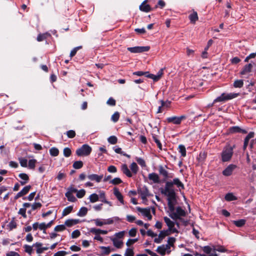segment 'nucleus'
Returning a JSON list of instances; mask_svg holds the SVG:
<instances>
[{
  "label": "nucleus",
  "instance_id": "1",
  "mask_svg": "<svg viewBox=\"0 0 256 256\" xmlns=\"http://www.w3.org/2000/svg\"><path fill=\"white\" fill-rule=\"evenodd\" d=\"M164 220L168 226V229L161 230L158 235L157 234L156 237L154 240L156 244H160L166 236L171 234L178 233V228L180 227L179 223L171 220L170 218L166 216L164 218Z\"/></svg>",
  "mask_w": 256,
  "mask_h": 256
},
{
  "label": "nucleus",
  "instance_id": "2",
  "mask_svg": "<svg viewBox=\"0 0 256 256\" xmlns=\"http://www.w3.org/2000/svg\"><path fill=\"white\" fill-rule=\"evenodd\" d=\"M160 192L167 197L168 208L173 209V204L176 203V195L170 183H166L165 186L162 188Z\"/></svg>",
  "mask_w": 256,
  "mask_h": 256
},
{
  "label": "nucleus",
  "instance_id": "3",
  "mask_svg": "<svg viewBox=\"0 0 256 256\" xmlns=\"http://www.w3.org/2000/svg\"><path fill=\"white\" fill-rule=\"evenodd\" d=\"M235 145L230 146L227 144L225 146L221 153L222 160L223 162H227L230 161L234 154V148Z\"/></svg>",
  "mask_w": 256,
  "mask_h": 256
},
{
  "label": "nucleus",
  "instance_id": "4",
  "mask_svg": "<svg viewBox=\"0 0 256 256\" xmlns=\"http://www.w3.org/2000/svg\"><path fill=\"white\" fill-rule=\"evenodd\" d=\"M175 204H173V209L168 208L170 212V216L174 220L180 219V217L186 216V212L181 207L178 206L176 208L174 207Z\"/></svg>",
  "mask_w": 256,
  "mask_h": 256
},
{
  "label": "nucleus",
  "instance_id": "5",
  "mask_svg": "<svg viewBox=\"0 0 256 256\" xmlns=\"http://www.w3.org/2000/svg\"><path fill=\"white\" fill-rule=\"evenodd\" d=\"M238 95V94L236 93H222L220 96H218V98L214 100L213 103L212 104H209L208 106H211L213 105L214 104L216 103L217 102H224L228 100L232 99L234 98L237 97Z\"/></svg>",
  "mask_w": 256,
  "mask_h": 256
},
{
  "label": "nucleus",
  "instance_id": "6",
  "mask_svg": "<svg viewBox=\"0 0 256 256\" xmlns=\"http://www.w3.org/2000/svg\"><path fill=\"white\" fill-rule=\"evenodd\" d=\"M92 151V148L87 144H83L76 150V154L79 156H88Z\"/></svg>",
  "mask_w": 256,
  "mask_h": 256
},
{
  "label": "nucleus",
  "instance_id": "7",
  "mask_svg": "<svg viewBox=\"0 0 256 256\" xmlns=\"http://www.w3.org/2000/svg\"><path fill=\"white\" fill-rule=\"evenodd\" d=\"M128 50L132 53H140L148 52L150 49L148 46H134L128 48Z\"/></svg>",
  "mask_w": 256,
  "mask_h": 256
},
{
  "label": "nucleus",
  "instance_id": "8",
  "mask_svg": "<svg viewBox=\"0 0 256 256\" xmlns=\"http://www.w3.org/2000/svg\"><path fill=\"white\" fill-rule=\"evenodd\" d=\"M168 167L166 166H163L160 165L158 166V172L160 175L162 176L164 179H167L168 178H172L173 177V174H169L168 172L166 170V168Z\"/></svg>",
  "mask_w": 256,
  "mask_h": 256
},
{
  "label": "nucleus",
  "instance_id": "9",
  "mask_svg": "<svg viewBox=\"0 0 256 256\" xmlns=\"http://www.w3.org/2000/svg\"><path fill=\"white\" fill-rule=\"evenodd\" d=\"M156 252L162 255H164L166 254H170L171 250L170 248L166 244L158 246L156 249Z\"/></svg>",
  "mask_w": 256,
  "mask_h": 256
},
{
  "label": "nucleus",
  "instance_id": "10",
  "mask_svg": "<svg viewBox=\"0 0 256 256\" xmlns=\"http://www.w3.org/2000/svg\"><path fill=\"white\" fill-rule=\"evenodd\" d=\"M185 116H172L167 118L166 120L168 122H172L175 124H179L181 123L182 120L185 119Z\"/></svg>",
  "mask_w": 256,
  "mask_h": 256
},
{
  "label": "nucleus",
  "instance_id": "11",
  "mask_svg": "<svg viewBox=\"0 0 256 256\" xmlns=\"http://www.w3.org/2000/svg\"><path fill=\"white\" fill-rule=\"evenodd\" d=\"M248 64H246L242 70L240 72V74L244 75L246 74L252 72V68L255 67L252 64L250 63V62H247Z\"/></svg>",
  "mask_w": 256,
  "mask_h": 256
},
{
  "label": "nucleus",
  "instance_id": "12",
  "mask_svg": "<svg viewBox=\"0 0 256 256\" xmlns=\"http://www.w3.org/2000/svg\"><path fill=\"white\" fill-rule=\"evenodd\" d=\"M137 210L138 212L142 213V214L146 217L148 220H150L152 218V216L150 214V208H137Z\"/></svg>",
  "mask_w": 256,
  "mask_h": 256
},
{
  "label": "nucleus",
  "instance_id": "13",
  "mask_svg": "<svg viewBox=\"0 0 256 256\" xmlns=\"http://www.w3.org/2000/svg\"><path fill=\"white\" fill-rule=\"evenodd\" d=\"M32 246L36 248V252L38 254H42L44 252V250H46L48 249V248L47 246H42V244L40 242H36L32 244Z\"/></svg>",
  "mask_w": 256,
  "mask_h": 256
},
{
  "label": "nucleus",
  "instance_id": "14",
  "mask_svg": "<svg viewBox=\"0 0 256 256\" xmlns=\"http://www.w3.org/2000/svg\"><path fill=\"white\" fill-rule=\"evenodd\" d=\"M236 168V165L230 164L228 165L222 172V174L224 176H230L234 170Z\"/></svg>",
  "mask_w": 256,
  "mask_h": 256
},
{
  "label": "nucleus",
  "instance_id": "15",
  "mask_svg": "<svg viewBox=\"0 0 256 256\" xmlns=\"http://www.w3.org/2000/svg\"><path fill=\"white\" fill-rule=\"evenodd\" d=\"M244 62H250L254 66H256V52L251 53L247 56L244 60Z\"/></svg>",
  "mask_w": 256,
  "mask_h": 256
},
{
  "label": "nucleus",
  "instance_id": "16",
  "mask_svg": "<svg viewBox=\"0 0 256 256\" xmlns=\"http://www.w3.org/2000/svg\"><path fill=\"white\" fill-rule=\"evenodd\" d=\"M166 183H170L172 184V188L174 185H176L180 189L184 188V184L180 182V180L178 178H174L173 179L172 181H168Z\"/></svg>",
  "mask_w": 256,
  "mask_h": 256
},
{
  "label": "nucleus",
  "instance_id": "17",
  "mask_svg": "<svg viewBox=\"0 0 256 256\" xmlns=\"http://www.w3.org/2000/svg\"><path fill=\"white\" fill-rule=\"evenodd\" d=\"M88 178L92 180L95 181L96 182H100L103 178V175H98L96 174H90L88 176Z\"/></svg>",
  "mask_w": 256,
  "mask_h": 256
},
{
  "label": "nucleus",
  "instance_id": "18",
  "mask_svg": "<svg viewBox=\"0 0 256 256\" xmlns=\"http://www.w3.org/2000/svg\"><path fill=\"white\" fill-rule=\"evenodd\" d=\"M148 178L150 180L152 181L154 183L158 184L160 183V178L158 175L154 172L149 174L148 175Z\"/></svg>",
  "mask_w": 256,
  "mask_h": 256
},
{
  "label": "nucleus",
  "instance_id": "19",
  "mask_svg": "<svg viewBox=\"0 0 256 256\" xmlns=\"http://www.w3.org/2000/svg\"><path fill=\"white\" fill-rule=\"evenodd\" d=\"M90 232L96 235H100V234H108V232L106 230H102L98 228H91L90 230Z\"/></svg>",
  "mask_w": 256,
  "mask_h": 256
},
{
  "label": "nucleus",
  "instance_id": "20",
  "mask_svg": "<svg viewBox=\"0 0 256 256\" xmlns=\"http://www.w3.org/2000/svg\"><path fill=\"white\" fill-rule=\"evenodd\" d=\"M114 194L116 196L117 199L120 201V202L124 204V200H123V196L121 194V193L120 192L118 189L116 188H114Z\"/></svg>",
  "mask_w": 256,
  "mask_h": 256
},
{
  "label": "nucleus",
  "instance_id": "21",
  "mask_svg": "<svg viewBox=\"0 0 256 256\" xmlns=\"http://www.w3.org/2000/svg\"><path fill=\"white\" fill-rule=\"evenodd\" d=\"M146 0H144L140 6V10L142 12H148L151 10V8L149 4H146Z\"/></svg>",
  "mask_w": 256,
  "mask_h": 256
},
{
  "label": "nucleus",
  "instance_id": "22",
  "mask_svg": "<svg viewBox=\"0 0 256 256\" xmlns=\"http://www.w3.org/2000/svg\"><path fill=\"white\" fill-rule=\"evenodd\" d=\"M121 170L122 172L124 174H125L129 178L132 176V174L126 164H122V165Z\"/></svg>",
  "mask_w": 256,
  "mask_h": 256
},
{
  "label": "nucleus",
  "instance_id": "23",
  "mask_svg": "<svg viewBox=\"0 0 256 256\" xmlns=\"http://www.w3.org/2000/svg\"><path fill=\"white\" fill-rule=\"evenodd\" d=\"M18 176L20 178H21L22 180L20 181V184L22 185H24L26 183L28 182L29 180L28 176L27 174L24 173H21L20 174L18 175Z\"/></svg>",
  "mask_w": 256,
  "mask_h": 256
},
{
  "label": "nucleus",
  "instance_id": "24",
  "mask_svg": "<svg viewBox=\"0 0 256 256\" xmlns=\"http://www.w3.org/2000/svg\"><path fill=\"white\" fill-rule=\"evenodd\" d=\"M189 19L190 21V22L195 24L196 21L198 20V16L197 12L195 11H194L189 16Z\"/></svg>",
  "mask_w": 256,
  "mask_h": 256
},
{
  "label": "nucleus",
  "instance_id": "25",
  "mask_svg": "<svg viewBox=\"0 0 256 256\" xmlns=\"http://www.w3.org/2000/svg\"><path fill=\"white\" fill-rule=\"evenodd\" d=\"M50 34L48 32H45L44 34H40L37 37V40L38 42H42L50 36Z\"/></svg>",
  "mask_w": 256,
  "mask_h": 256
},
{
  "label": "nucleus",
  "instance_id": "26",
  "mask_svg": "<svg viewBox=\"0 0 256 256\" xmlns=\"http://www.w3.org/2000/svg\"><path fill=\"white\" fill-rule=\"evenodd\" d=\"M17 224L15 220V218H12V220L8 223L7 225V227L10 230H12L13 229H14L16 228Z\"/></svg>",
  "mask_w": 256,
  "mask_h": 256
},
{
  "label": "nucleus",
  "instance_id": "27",
  "mask_svg": "<svg viewBox=\"0 0 256 256\" xmlns=\"http://www.w3.org/2000/svg\"><path fill=\"white\" fill-rule=\"evenodd\" d=\"M230 131L231 132H242L243 134H246L247 132L246 130H242L237 126L232 127L230 128Z\"/></svg>",
  "mask_w": 256,
  "mask_h": 256
},
{
  "label": "nucleus",
  "instance_id": "28",
  "mask_svg": "<svg viewBox=\"0 0 256 256\" xmlns=\"http://www.w3.org/2000/svg\"><path fill=\"white\" fill-rule=\"evenodd\" d=\"M88 212V209L86 207H82L78 212L77 215L78 216L82 217L85 216Z\"/></svg>",
  "mask_w": 256,
  "mask_h": 256
},
{
  "label": "nucleus",
  "instance_id": "29",
  "mask_svg": "<svg viewBox=\"0 0 256 256\" xmlns=\"http://www.w3.org/2000/svg\"><path fill=\"white\" fill-rule=\"evenodd\" d=\"M150 196L148 190L146 188H144L140 192V196L142 200H145Z\"/></svg>",
  "mask_w": 256,
  "mask_h": 256
},
{
  "label": "nucleus",
  "instance_id": "30",
  "mask_svg": "<svg viewBox=\"0 0 256 256\" xmlns=\"http://www.w3.org/2000/svg\"><path fill=\"white\" fill-rule=\"evenodd\" d=\"M93 221L94 222L96 226H102L104 225H105L104 219L96 218L93 220Z\"/></svg>",
  "mask_w": 256,
  "mask_h": 256
},
{
  "label": "nucleus",
  "instance_id": "31",
  "mask_svg": "<svg viewBox=\"0 0 256 256\" xmlns=\"http://www.w3.org/2000/svg\"><path fill=\"white\" fill-rule=\"evenodd\" d=\"M119 220L120 218L118 216H114L112 218L104 219L105 225L112 224L114 222V221H118Z\"/></svg>",
  "mask_w": 256,
  "mask_h": 256
},
{
  "label": "nucleus",
  "instance_id": "32",
  "mask_svg": "<svg viewBox=\"0 0 256 256\" xmlns=\"http://www.w3.org/2000/svg\"><path fill=\"white\" fill-rule=\"evenodd\" d=\"M89 199L91 202H96L98 200L99 194H97L95 193L92 194L90 196Z\"/></svg>",
  "mask_w": 256,
  "mask_h": 256
},
{
  "label": "nucleus",
  "instance_id": "33",
  "mask_svg": "<svg viewBox=\"0 0 256 256\" xmlns=\"http://www.w3.org/2000/svg\"><path fill=\"white\" fill-rule=\"evenodd\" d=\"M112 242L114 246L118 248H120L123 244L122 242L117 238H114L112 240Z\"/></svg>",
  "mask_w": 256,
  "mask_h": 256
},
{
  "label": "nucleus",
  "instance_id": "34",
  "mask_svg": "<svg viewBox=\"0 0 256 256\" xmlns=\"http://www.w3.org/2000/svg\"><path fill=\"white\" fill-rule=\"evenodd\" d=\"M246 220L244 219H240L238 220H234L233 224L238 227H242L246 224Z\"/></svg>",
  "mask_w": 256,
  "mask_h": 256
},
{
  "label": "nucleus",
  "instance_id": "35",
  "mask_svg": "<svg viewBox=\"0 0 256 256\" xmlns=\"http://www.w3.org/2000/svg\"><path fill=\"white\" fill-rule=\"evenodd\" d=\"M225 199L227 201H232L237 200L236 196H235L232 193H228L225 196Z\"/></svg>",
  "mask_w": 256,
  "mask_h": 256
},
{
  "label": "nucleus",
  "instance_id": "36",
  "mask_svg": "<svg viewBox=\"0 0 256 256\" xmlns=\"http://www.w3.org/2000/svg\"><path fill=\"white\" fill-rule=\"evenodd\" d=\"M65 196L67 198L68 200L70 202H74L76 200V198L72 194H70V192H66L65 194Z\"/></svg>",
  "mask_w": 256,
  "mask_h": 256
},
{
  "label": "nucleus",
  "instance_id": "37",
  "mask_svg": "<svg viewBox=\"0 0 256 256\" xmlns=\"http://www.w3.org/2000/svg\"><path fill=\"white\" fill-rule=\"evenodd\" d=\"M73 207L72 206H68L62 212V216H66L70 214L72 210Z\"/></svg>",
  "mask_w": 256,
  "mask_h": 256
},
{
  "label": "nucleus",
  "instance_id": "38",
  "mask_svg": "<svg viewBox=\"0 0 256 256\" xmlns=\"http://www.w3.org/2000/svg\"><path fill=\"white\" fill-rule=\"evenodd\" d=\"M100 248L102 250V254H104V255H108L111 252L110 248L109 246L106 247V246H102L100 247Z\"/></svg>",
  "mask_w": 256,
  "mask_h": 256
},
{
  "label": "nucleus",
  "instance_id": "39",
  "mask_svg": "<svg viewBox=\"0 0 256 256\" xmlns=\"http://www.w3.org/2000/svg\"><path fill=\"white\" fill-rule=\"evenodd\" d=\"M50 154L52 156H56L59 154V150L57 148L53 147L50 150Z\"/></svg>",
  "mask_w": 256,
  "mask_h": 256
},
{
  "label": "nucleus",
  "instance_id": "40",
  "mask_svg": "<svg viewBox=\"0 0 256 256\" xmlns=\"http://www.w3.org/2000/svg\"><path fill=\"white\" fill-rule=\"evenodd\" d=\"M130 168L131 170L132 171V172L134 174H136L138 170V166L137 164L134 162H133L130 164Z\"/></svg>",
  "mask_w": 256,
  "mask_h": 256
},
{
  "label": "nucleus",
  "instance_id": "41",
  "mask_svg": "<svg viewBox=\"0 0 256 256\" xmlns=\"http://www.w3.org/2000/svg\"><path fill=\"white\" fill-rule=\"evenodd\" d=\"M244 85L243 80H238L234 81V86L236 88H240Z\"/></svg>",
  "mask_w": 256,
  "mask_h": 256
},
{
  "label": "nucleus",
  "instance_id": "42",
  "mask_svg": "<svg viewBox=\"0 0 256 256\" xmlns=\"http://www.w3.org/2000/svg\"><path fill=\"white\" fill-rule=\"evenodd\" d=\"M176 241V238L174 237H170L168 238L167 240V244L170 247H173L174 246V244Z\"/></svg>",
  "mask_w": 256,
  "mask_h": 256
},
{
  "label": "nucleus",
  "instance_id": "43",
  "mask_svg": "<svg viewBox=\"0 0 256 256\" xmlns=\"http://www.w3.org/2000/svg\"><path fill=\"white\" fill-rule=\"evenodd\" d=\"M73 167L75 169H80L83 166V162L82 161L78 160L74 162L72 165Z\"/></svg>",
  "mask_w": 256,
  "mask_h": 256
},
{
  "label": "nucleus",
  "instance_id": "44",
  "mask_svg": "<svg viewBox=\"0 0 256 256\" xmlns=\"http://www.w3.org/2000/svg\"><path fill=\"white\" fill-rule=\"evenodd\" d=\"M34 246L25 244L24 246V251L28 253V254L31 255L32 252V248Z\"/></svg>",
  "mask_w": 256,
  "mask_h": 256
},
{
  "label": "nucleus",
  "instance_id": "45",
  "mask_svg": "<svg viewBox=\"0 0 256 256\" xmlns=\"http://www.w3.org/2000/svg\"><path fill=\"white\" fill-rule=\"evenodd\" d=\"M178 151L182 156L184 157L186 156V149L184 146L180 145L178 146Z\"/></svg>",
  "mask_w": 256,
  "mask_h": 256
},
{
  "label": "nucleus",
  "instance_id": "46",
  "mask_svg": "<svg viewBox=\"0 0 256 256\" xmlns=\"http://www.w3.org/2000/svg\"><path fill=\"white\" fill-rule=\"evenodd\" d=\"M120 118V113L118 112H115L111 117V120L114 122H117Z\"/></svg>",
  "mask_w": 256,
  "mask_h": 256
},
{
  "label": "nucleus",
  "instance_id": "47",
  "mask_svg": "<svg viewBox=\"0 0 256 256\" xmlns=\"http://www.w3.org/2000/svg\"><path fill=\"white\" fill-rule=\"evenodd\" d=\"M108 142L112 144H114L117 142L118 138L116 136H110L108 139Z\"/></svg>",
  "mask_w": 256,
  "mask_h": 256
},
{
  "label": "nucleus",
  "instance_id": "48",
  "mask_svg": "<svg viewBox=\"0 0 256 256\" xmlns=\"http://www.w3.org/2000/svg\"><path fill=\"white\" fill-rule=\"evenodd\" d=\"M206 157V154L205 152H202L200 153L198 160L200 162H203Z\"/></svg>",
  "mask_w": 256,
  "mask_h": 256
},
{
  "label": "nucleus",
  "instance_id": "49",
  "mask_svg": "<svg viewBox=\"0 0 256 256\" xmlns=\"http://www.w3.org/2000/svg\"><path fill=\"white\" fill-rule=\"evenodd\" d=\"M66 228L65 225H64V224H60V225L56 226L54 228V230L55 232H62V231H64V230H66Z\"/></svg>",
  "mask_w": 256,
  "mask_h": 256
},
{
  "label": "nucleus",
  "instance_id": "50",
  "mask_svg": "<svg viewBox=\"0 0 256 256\" xmlns=\"http://www.w3.org/2000/svg\"><path fill=\"white\" fill-rule=\"evenodd\" d=\"M36 162V160L35 159L30 160L28 164L29 168L34 170L35 168Z\"/></svg>",
  "mask_w": 256,
  "mask_h": 256
},
{
  "label": "nucleus",
  "instance_id": "51",
  "mask_svg": "<svg viewBox=\"0 0 256 256\" xmlns=\"http://www.w3.org/2000/svg\"><path fill=\"white\" fill-rule=\"evenodd\" d=\"M31 188V186L28 185L24 186L22 190L20 191V192L22 194V196L26 194L30 190Z\"/></svg>",
  "mask_w": 256,
  "mask_h": 256
},
{
  "label": "nucleus",
  "instance_id": "52",
  "mask_svg": "<svg viewBox=\"0 0 256 256\" xmlns=\"http://www.w3.org/2000/svg\"><path fill=\"white\" fill-rule=\"evenodd\" d=\"M86 194V191L84 189L80 190H77L76 192V196L78 198H82Z\"/></svg>",
  "mask_w": 256,
  "mask_h": 256
},
{
  "label": "nucleus",
  "instance_id": "53",
  "mask_svg": "<svg viewBox=\"0 0 256 256\" xmlns=\"http://www.w3.org/2000/svg\"><path fill=\"white\" fill-rule=\"evenodd\" d=\"M82 48V46H78L74 48L70 52V58L73 57L76 54V52L78 50L81 49Z\"/></svg>",
  "mask_w": 256,
  "mask_h": 256
},
{
  "label": "nucleus",
  "instance_id": "54",
  "mask_svg": "<svg viewBox=\"0 0 256 256\" xmlns=\"http://www.w3.org/2000/svg\"><path fill=\"white\" fill-rule=\"evenodd\" d=\"M214 252H215L216 251L224 252H226V249L222 246H218L217 247H214L213 248Z\"/></svg>",
  "mask_w": 256,
  "mask_h": 256
},
{
  "label": "nucleus",
  "instance_id": "55",
  "mask_svg": "<svg viewBox=\"0 0 256 256\" xmlns=\"http://www.w3.org/2000/svg\"><path fill=\"white\" fill-rule=\"evenodd\" d=\"M72 154V151L68 148H65L64 149V155L66 157H69Z\"/></svg>",
  "mask_w": 256,
  "mask_h": 256
},
{
  "label": "nucleus",
  "instance_id": "56",
  "mask_svg": "<svg viewBox=\"0 0 256 256\" xmlns=\"http://www.w3.org/2000/svg\"><path fill=\"white\" fill-rule=\"evenodd\" d=\"M146 78L152 79L155 82L158 80L160 78L158 77V76H157V74L154 75L150 74L149 72L148 73V75L146 76Z\"/></svg>",
  "mask_w": 256,
  "mask_h": 256
},
{
  "label": "nucleus",
  "instance_id": "57",
  "mask_svg": "<svg viewBox=\"0 0 256 256\" xmlns=\"http://www.w3.org/2000/svg\"><path fill=\"white\" fill-rule=\"evenodd\" d=\"M152 138H153L154 140V142L156 144L158 148L160 150H162V144L160 143V141L158 140V138L156 137V136H155V135H153L152 136Z\"/></svg>",
  "mask_w": 256,
  "mask_h": 256
},
{
  "label": "nucleus",
  "instance_id": "58",
  "mask_svg": "<svg viewBox=\"0 0 256 256\" xmlns=\"http://www.w3.org/2000/svg\"><path fill=\"white\" fill-rule=\"evenodd\" d=\"M148 72H144L142 71H138V72H133V74L136 75L138 76H144L146 77V76L148 75Z\"/></svg>",
  "mask_w": 256,
  "mask_h": 256
},
{
  "label": "nucleus",
  "instance_id": "59",
  "mask_svg": "<svg viewBox=\"0 0 256 256\" xmlns=\"http://www.w3.org/2000/svg\"><path fill=\"white\" fill-rule=\"evenodd\" d=\"M122 182V180L119 178H114L113 180H112L110 182V183H111L113 184H114V185L120 184Z\"/></svg>",
  "mask_w": 256,
  "mask_h": 256
},
{
  "label": "nucleus",
  "instance_id": "60",
  "mask_svg": "<svg viewBox=\"0 0 256 256\" xmlns=\"http://www.w3.org/2000/svg\"><path fill=\"white\" fill-rule=\"evenodd\" d=\"M80 234V232L79 230H76L72 232V238H78Z\"/></svg>",
  "mask_w": 256,
  "mask_h": 256
},
{
  "label": "nucleus",
  "instance_id": "61",
  "mask_svg": "<svg viewBox=\"0 0 256 256\" xmlns=\"http://www.w3.org/2000/svg\"><path fill=\"white\" fill-rule=\"evenodd\" d=\"M134 252L132 248H128L125 252L124 256H134Z\"/></svg>",
  "mask_w": 256,
  "mask_h": 256
},
{
  "label": "nucleus",
  "instance_id": "62",
  "mask_svg": "<svg viewBox=\"0 0 256 256\" xmlns=\"http://www.w3.org/2000/svg\"><path fill=\"white\" fill-rule=\"evenodd\" d=\"M20 166L22 167H26L28 164V160L26 158H20Z\"/></svg>",
  "mask_w": 256,
  "mask_h": 256
},
{
  "label": "nucleus",
  "instance_id": "63",
  "mask_svg": "<svg viewBox=\"0 0 256 256\" xmlns=\"http://www.w3.org/2000/svg\"><path fill=\"white\" fill-rule=\"evenodd\" d=\"M212 250V248L209 246H204L202 248V250L207 254H210Z\"/></svg>",
  "mask_w": 256,
  "mask_h": 256
},
{
  "label": "nucleus",
  "instance_id": "64",
  "mask_svg": "<svg viewBox=\"0 0 256 256\" xmlns=\"http://www.w3.org/2000/svg\"><path fill=\"white\" fill-rule=\"evenodd\" d=\"M68 254V252L66 251L61 250L55 253L53 256H65Z\"/></svg>",
  "mask_w": 256,
  "mask_h": 256
}]
</instances>
